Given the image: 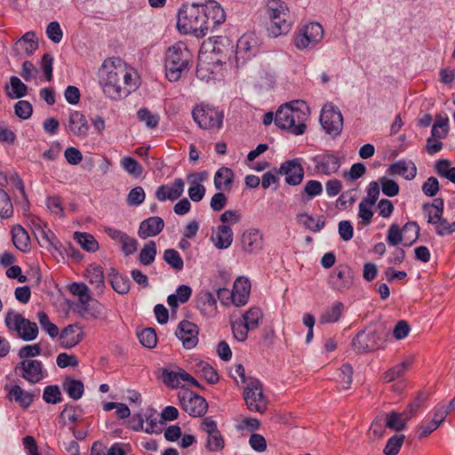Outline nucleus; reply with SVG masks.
Instances as JSON below:
<instances>
[{"mask_svg": "<svg viewBox=\"0 0 455 455\" xmlns=\"http://www.w3.org/2000/svg\"><path fill=\"white\" fill-rule=\"evenodd\" d=\"M308 116V107L303 100H292L281 105L275 115V124L294 135H301L306 131L305 122Z\"/></svg>", "mask_w": 455, "mask_h": 455, "instance_id": "1", "label": "nucleus"}, {"mask_svg": "<svg viewBox=\"0 0 455 455\" xmlns=\"http://www.w3.org/2000/svg\"><path fill=\"white\" fill-rule=\"evenodd\" d=\"M205 17L202 3L183 4L178 12L177 27L184 34L202 38L210 30V21Z\"/></svg>", "mask_w": 455, "mask_h": 455, "instance_id": "2", "label": "nucleus"}, {"mask_svg": "<svg viewBox=\"0 0 455 455\" xmlns=\"http://www.w3.org/2000/svg\"><path fill=\"white\" fill-rule=\"evenodd\" d=\"M99 82L105 96L113 100H121L130 94V90L121 85L116 60H104L99 70Z\"/></svg>", "mask_w": 455, "mask_h": 455, "instance_id": "3", "label": "nucleus"}, {"mask_svg": "<svg viewBox=\"0 0 455 455\" xmlns=\"http://www.w3.org/2000/svg\"><path fill=\"white\" fill-rule=\"evenodd\" d=\"M192 55L182 43L170 46L165 53V76L170 82H176L184 71H188Z\"/></svg>", "mask_w": 455, "mask_h": 455, "instance_id": "4", "label": "nucleus"}, {"mask_svg": "<svg viewBox=\"0 0 455 455\" xmlns=\"http://www.w3.org/2000/svg\"><path fill=\"white\" fill-rule=\"evenodd\" d=\"M267 14L270 20L267 28L268 34L277 37L289 32L291 27L290 11L285 2L282 0H268L267 3Z\"/></svg>", "mask_w": 455, "mask_h": 455, "instance_id": "5", "label": "nucleus"}, {"mask_svg": "<svg viewBox=\"0 0 455 455\" xmlns=\"http://www.w3.org/2000/svg\"><path fill=\"white\" fill-rule=\"evenodd\" d=\"M388 331L383 324H377L359 331L352 340V346L357 353L382 349L385 347Z\"/></svg>", "mask_w": 455, "mask_h": 455, "instance_id": "6", "label": "nucleus"}, {"mask_svg": "<svg viewBox=\"0 0 455 455\" xmlns=\"http://www.w3.org/2000/svg\"><path fill=\"white\" fill-rule=\"evenodd\" d=\"M4 323L9 331H15L24 341L35 340L38 336V326L35 322L25 318L21 314L9 310Z\"/></svg>", "mask_w": 455, "mask_h": 455, "instance_id": "7", "label": "nucleus"}, {"mask_svg": "<svg viewBox=\"0 0 455 455\" xmlns=\"http://www.w3.org/2000/svg\"><path fill=\"white\" fill-rule=\"evenodd\" d=\"M192 116L195 122L203 129H220L224 118L222 111L209 105L196 106L192 111Z\"/></svg>", "mask_w": 455, "mask_h": 455, "instance_id": "8", "label": "nucleus"}, {"mask_svg": "<svg viewBox=\"0 0 455 455\" xmlns=\"http://www.w3.org/2000/svg\"><path fill=\"white\" fill-rule=\"evenodd\" d=\"M323 36V27L317 22H311L301 28L294 38V44L299 50L315 47Z\"/></svg>", "mask_w": 455, "mask_h": 455, "instance_id": "9", "label": "nucleus"}, {"mask_svg": "<svg viewBox=\"0 0 455 455\" xmlns=\"http://www.w3.org/2000/svg\"><path fill=\"white\" fill-rule=\"evenodd\" d=\"M243 398L250 411L263 413L267 410V402L259 380L252 379L248 383L243 391Z\"/></svg>", "mask_w": 455, "mask_h": 455, "instance_id": "10", "label": "nucleus"}, {"mask_svg": "<svg viewBox=\"0 0 455 455\" xmlns=\"http://www.w3.org/2000/svg\"><path fill=\"white\" fill-rule=\"evenodd\" d=\"M320 123L326 133L336 137L343 127V116L337 107L324 106L320 115Z\"/></svg>", "mask_w": 455, "mask_h": 455, "instance_id": "11", "label": "nucleus"}, {"mask_svg": "<svg viewBox=\"0 0 455 455\" xmlns=\"http://www.w3.org/2000/svg\"><path fill=\"white\" fill-rule=\"evenodd\" d=\"M179 400L182 409L192 417L204 416L208 409L206 400L195 393L186 390L179 393Z\"/></svg>", "mask_w": 455, "mask_h": 455, "instance_id": "12", "label": "nucleus"}, {"mask_svg": "<svg viewBox=\"0 0 455 455\" xmlns=\"http://www.w3.org/2000/svg\"><path fill=\"white\" fill-rule=\"evenodd\" d=\"M14 371L30 384L40 382L45 376L43 363L36 359L22 360Z\"/></svg>", "mask_w": 455, "mask_h": 455, "instance_id": "13", "label": "nucleus"}, {"mask_svg": "<svg viewBox=\"0 0 455 455\" xmlns=\"http://www.w3.org/2000/svg\"><path fill=\"white\" fill-rule=\"evenodd\" d=\"M32 230L38 241L41 247L46 248L47 250L54 249L59 253H62L60 248L62 247L61 243L57 239L53 232L47 229L46 224L42 225V221L39 219L32 220Z\"/></svg>", "mask_w": 455, "mask_h": 455, "instance_id": "14", "label": "nucleus"}, {"mask_svg": "<svg viewBox=\"0 0 455 455\" xmlns=\"http://www.w3.org/2000/svg\"><path fill=\"white\" fill-rule=\"evenodd\" d=\"M329 283L333 290L344 292L353 285L354 272L347 265L338 266L330 275Z\"/></svg>", "mask_w": 455, "mask_h": 455, "instance_id": "15", "label": "nucleus"}, {"mask_svg": "<svg viewBox=\"0 0 455 455\" xmlns=\"http://www.w3.org/2000/svg\"><path fill=\"white\" fill-rule=\"evenodd\" d=\"M299 158L288 160L281 164L279 173L285 176V182L290 186H299L303 181L305 171Z\"/></svg>", "mask_w": 455, "mask_h": 455, "instance_id": "16", "label": "nucleus"}, {"mask_svg": "<svg viewBox=\"0 0 455 455\" xmlns=\"http://www.w3.org/2000/svg\"><path fill=\"white\" fill-rule=\"evenodd\" d=\"M198 333L199 329L197 325L188 320L181 321L175 331V335L181 340L186 349H191L197 345Z\"/></svg>", "mask_w": 455, "mask_h": 455, "instance_id": "17", "label": "nucleus"}, {"mask_svg": "<svg viewBox=\"0 0 455 455\" xmlns=\"http://www.w3.org/2000/svg\"><path fill=\"white\" fill-rule=\"evenodd\" d=\"M315 169L317 172L330 176L336 173L340 168V160L335 154L326 153L315 156L313 158Z\"/></svg>", "mask_w": 455, "mask_h": 455, "instance_id": "18", "label": "nucleus"}, {"mask_svg": "<svg viewBox=\"0 0 455 455\" xmlns=\"http://www.w3.org/2000/svg\"><path fill=\"white\" fill-rule=\"evenodd\" d=\"M185 183L181 178H176L172 185H161L156 191V197L158 201H175L184 192Z\"/></svg>", "mask_w": 455, "mask_h": 455, "instance_id": "19", "label": "nucleus"}, {"mask_svg": "<svg viewBox=\"0 0 455 455\" xmlns=\"http://www.w3.org/2000/svg\"><path fill=\"white\" fill-rule=\"evenodd\" d=\"M251 290V283L248 279L238 277L233 285L230 294L232 303L236 307H242L248 301Z\"/></svg>", "mask_w": 455, "mask_h": 455, "instance_id": "20", "label": "nucleus"}, {"mask_svg": "<svg viewBox=\"0 0 455 455\" xmlns=\"http://www.w3.org/2000/svg\"><path fill=\"white\" fill-rule=\"evenodd\" d=\"M242 250L247 253H257L262 248V235L257 228L245 230L241 237Z\"/></svg>", "mask_w": 455, "mask_h": 455, "instance_id": "21", "label": "nucleus"}, {"mask_svg": "<svg viewBox=\"0 0 455 455\" xmlns=\"http://www.w3.org/2000/svg\"><path fill=\"white\" fill-rule=\"evenodd\" d=\"M67 131L76 137L85 138L89 132V125L85 116L79 111H72L68 117Z\"/></svg>", "mask_w": 455, "mask_h": 455, "instance_id": "22", "label": "nucleus"}, {"mask_svg": "<svg viewBox=\"0 0 455 455\" xmlns=\"http://www.w3.org/2000/svg\"><path fill=\"white\" fill-rule=\"evenodd\" d=\"M205 18L210 21V28H213L223 23L226 20V13L219 3L214 0H208L202 3Z\"/></svg>", "mask_w": 455, "mask_h": 455, "instance_id": "23", "label": "nucleus"}, {"mask_svg": "<svg viewBox=\"0 0 455 455\" xmlns=\"http://www.w3.org/2000/svg\"><path fill=\"white\" fill-rule=\"evenodd\" d=\"M234 234L229 225H220L212 231L211 240L220 250L228 249L233 243Z\"/></svg>", "mask_w": 455, "mask_h": 455, "instance_id": "24", "label": "nucleus"}, {"mask_svg": "<svg viewBox=\"0 0 455 455\" xmlns=\"http://www.w3.org/2000/svg\"><path fill=\"white\" fill-rule=\"evenodd\" d=\"M164 228V221L161 217H149L140 223L138 235L142 239L156 236L162 232Z\"/></svg>", "mask_w": 455, "mask_h": 455, "instance_id": "25", "label": "nucleus"}, {"mask_svg": "<svg viewBox=\"0 0 455 455\" xmlns=\"http://www.w3.org/2000/svg\"><path fill=\"white\" fill-rule=\"evenodd\" d=\"M388 172L391 175H400L407 180H411L417 175V167L412 162L400 160L392 164L388 168Z\"/></svg>", "mask_w": 455, "mask_h": 455, "instance_id": "26", "label": "nucleus"}, {"mask_svg": "<svg viewBox=\"0 0 455 455\" xmlns=\"http://www.w3.org/2000/svg\"><path fill=\"white\" fill-rule=\"evenodd\" d=\"M5 390H8V398H12L17 402L20 407H29L34 400L35 395L32 392L25 391L19 385H14L9 388L8 385L4 387Z\"/></svg>", "mask_w": 455, "mask_h": 455, "instance_id": "27", "label": "nucleus"}, {"mask_svg": "<svg viewBox=\"0 0 455 455\" xmlns=\"http://www.w3.org/2000/svg\"><path fill=\"white\" fill-rule=\"evenodd\" d=\"M196 307L204 315L213 316L217 311V301L213 294L210 291L200 292L196 300Z\"/></svg>", "mask_w": 455, "mask_h": 455, "instance_id": "28", "label": "nucleus"}, {"mask_svg": "<svg viewBox=\"0 0 455 455\" xmlns=\"http://www.w3.org/2000/svg\"><path fill=\"white\" fill-rule=\"evenodd\" d=\"M253 54L252 45L251 44V36L243 35L238 39L236 44L235 55L236 65H239L240 60H242V63H244L247 60L251 59Z\"/></svg>", "mask_w": 455, "mask_h": 455, "instance_id": "29", "label": "nucleus"}, {"mask_svg": "<svg viewBox=\"0 0 455 455\" xmlns=\"http://www.w3.org/2000/svg\"><path fill=\"white\" fill-rule=\"evenodd\" d=\"M109 283L112 288L119 294H126L130 291L131 282L127 276H124L116 269L111 268L108 274Z\"/></svg>", "mask_w": 455, "mask_h": 455, "instance_id": "30", "label": "nucleus"}, {"mask_svg": "<svg viewBox=\"0 0 455 455\" xmlns=\"http://www.w3.org/2000/svg\"><path fill=\"white\" fill-rule=\"evenodd\" d=\"M12 237L14 246L22 252L30 250V238L28 232L20 225L12 229Z\"/></svg>", "mask_w": 455, "mask_h": 455, "instance_id": "31", "label": "nucleus"}, {"mask_svg": "<svg viewBox=\"0 0 455 455\" xmlns=\"http://www.w3.org/2000/svg\"><path fill=\"white\" fill-rule=\"evenodd\" d=\"M76 326L69 324L65 327L60 335V339L61 340L60 345L64 348H72L76 345H77L82 339V333H76Z\"/></svg>", "mask_w": 455, "mask_h": 455, "instance_id": "32", "label": "nucleus"}, {"mask_svg": "<svg viewBox=\"0 0 455 455\" xmlns=\"http://www.w3.org/2000/svg\"><path fill=\"white\" fill-rule=\"evenodd\" d=\"M86 277L91 284L95 285L98 293H101L104 290V275L103 268L96 264L90 265L86 269Z\"/></svg>", "mask_w": 455, "mask_h": 455, "instance_id": "33", "label": "nucleus"}, {"mask_svg": "<svg viewBox=\"0 0 455 455\" xmlns=\"http://www.w3.org/2000/svg\"><path fill=\"white\" fill-rule=\"evenodd\" d=\"M234 180V172L228 167L220 168L214 175V186L216 189H230Z\"/></svg>", "mask_w": 455, "mask_h": 455, "instance_id": "34", "label": "nucleus"}, {"mask_svg": "<svg viewBox=\"0 0 455 455\" xmlns=\"http://www.w3.org/2000/svg\"><path fill=\"white\" fill-rule=\"evenodd\" d=\"M4 90L10 99H20L28 92V86L18 77H10V85L5 84Z\"/></svg>", "mask_w": 455, "mask_h": 455, "instance_id": "35", "label": "nucleus"}, {"mask_svg": "<svg viewBox=\"0 0 455 455\" xmlns=\"http://www.w3.org/2000/svg\"><path fill=\"white\" fill-rule=\"evenodd\" d=\"M343 310L344 304L340 301H335L322 313L319 322L323 324L337 323L340 319Z\"/></svg>", "mask_w": 455, "mask_h": 455, "instance_id": "36", "label": "nucleus"}, {"mask_svg": "<svg viewBox=\"0 0 455 455\" xmlns=\"http://www.w3.org/2000/svg\"><path fill=\"white\" fill-rule=\"evenodd\" d=\"M412 363L411 358H407L402 363L396 364L395 366L390 368L387 371L383 373V380L387 383L392 382L395 379H400L403 376L405 371L411 367Z\"/></svg>", "mask_w": 455, "mask_h": 455, "instance_id": "37", "label": "nucleus"}, {"mask_svg": "<svg viewBox=\"0 0 455 455\" xmlns=\"http://www.w3.org/2000/svg\"><path fill=\"white\" fill-rule=\"evenodd\" d=\"M62 387L73 400L80 399L84 391V383L81 380L74 379L71 377L65 378L62 383Z\"/></svg>", "mask_w": 455, "mask_h": 455, "instance_id": "38", "label": "nucleus"}, {"mask_svg": "<svg viewBox=\"0 0 455 455\" xmlns=\"http://www.w3.org/2000/svg\"><path fill=\"white\" fill-rule=\"evenodd\" d=\"M323 193V185L320 181L315 180H307L300 193V201L307 203L314 197L320 196Z\"/></svg>", "mask_w": 455, "mask_h": 455, "instance_id": "39", "label": "nucleus"}, {"mask_svg": "<svg viewBox=\"0 0 455 455\" xmlns=\"http://www.w3.org/2000/svg\"><path fill=\"white\" fill-rule=\"evenodd\" d=\"M16 46H24L26 55H32L38 48V41L34 31L25 33L15 44Z\"/></svg>", "mask_w": 455, "mask_h": 455, "instance_id": "40", "label": "nucleus"}, {"mask_svg": "<svg viewBox=\"0 0 455 455\" xmlns=\"http://www.w3.org/2000/svg\"><path fill=\"white\" fill-rule=\"evenodd\" d=\"M74 239L81 245L84 250L89 252H95L99 249V243L97 240L91 234L75 232Z\"/></svg>", "mask_w": 455, "mask_h": 455, "instance_id": "41", "label": "nucleus"}, {"mask_svg": "<svg viewBox=\"0 0 455 455\" xmlns=\"http://www.w3.org/2000/svg\"><path fill=\"white\" fill-rule=\"evenodd\" d=\"M117 62V71L119 73L121 85L124 84V87H126L130 90V93L132 91H134L137 88L136 79L133 77V75L126 70V68L122 65V60L120 59H116Z\"/></svg>", "mask_w": 455, "mask_h": 455, "instance_id": "42", "label": "nucleus"}, {"mask_svg": "<svg viewBox=\"0 0 455 455\" xmlns=\"http://www.w3.org/2000/svg\"><path fill=\"white\" fill-rule=\"evenodd\" d=\"M137 117L141 123H144L145 125L150 129L156 128L160 120L158 114L153 113L146 108H140L137 111Z\"/></svg>", "mask_w": 455, "mask_h": 455, "instance_id": "43", "label": "nucleus"}, {"mask_svg": "<svg viewBox=\"0 0 455 455\" xmlns=\"http://www.w3.org/2000/svg\"><path fill=\"white\" fill-rule=\"evenodd\" d=\"M156 256V244L154 241H149L141 249L139 259L142 265L148 266L155 260Z\"/></svg>", "mask_w": 455, "mask_h": 455, "instance_id": "44", "label": "nucleus"}, {"mask_svg": "<svg viewBox=\"0 0 455 455\" xmlns=\"http://www.w3.org/2000/svg\"><path fill=\"white\" fill-rule=\"evenodd\" d=\"M164 260L174 270L180 271L184 267V261L178 251L167 249L164 252Z\"/></svg>", "mask_w": 455, "mask_h": 455, "instance_id": "45", "label": "nucleus"}, {"mask_svg": "<svg viewBox=\"0 0 455 455\" xmlns=\"http://www.w3.org/2000/svg\"><path fill=\"white\" fill-rule=\"evenodd\" d=\"M405 440V435L403 434H396L387 440V443L383 450L385 455H397Z\"/></svg>", "mask_w": 455, "mask_h": 455, "instance_id": "46", "label": "nucleus"}, {"mask_svg": "<svg viewBox=\"0 0 455 455\" xmlns=\"http://www.w3.org/2000/svg\"><path fill=\"white\" fill-rule=\"evenodd\" d=\"M261 317V310L259 307H251L243 315L242 321L246 324L247 328L253 331L258 328L259 321Z\"/></svg>", "mask_w": 455, "mask_h": 455, "instance_id": "47", "label": "nucleus"}, {"mask_svg": "<svg viewBox=\"0 0 455 455\" xmlns=\"http://www.w3.org/2000/svg\"><path fill=\"white\" fill-rule=\"evenodd\" d=\"M225 447V440L220 431L209 434L207 436L205 448L209 451L216 452L223 450Z\"/></svg>", "mask_w": 455, "mask_h": 455, "instance_id": "48", "label": "nucleus"}, {"mask_svg": "<svg viewBox=\"0 0 455 455\" xmlns=\"http://www.w3.org/2000/svg\"><path fill=\"white\" fill-rule=\"evenodd\" d=\"M37 320L42 329L46 331L51 338H55L59 334V328L50 321L48 315L44 311H39L36 315Z\"/></svg>", "mask_w": 455, "mask_h": 455, "instance_id": "49", "label": "nucleus"}, {"mask_svg": "<svg viewBox=\"0 0 455 455\" xmlns=\"http://www.w3.org/2000/svg\"><path fill=\"white\" fill-rule=\"evenodd\" d=\"M13 215V205L8 194L0 188V217L9 219Z\"/></svg>", "mask_w": 455, "mask_h": 455, "instance_id": "50", "label": "nucleus"}, {"mask_svg": "<svg viewBox=\"0 0 455 455\" xmlns=\"http://www.w3.org/2000/svg\"><path fill=\"white\" fill-rule=\"evenodd\" d=\"M386 427L390 428L394 431H402L405 428L406 425L402 420L399 412L392 411L385 415Z\"/></svg>", "mask_w": 455, "mask_h": 455, "instance_id": "51", "label": "nucleus"}, {"mask_svg": "<svg viewBox=\"0 0 455 455\" xmlns=\"http://www.w3.org/2000/svg\"><path fill=\"white\" fill-rule=\"evenodd\" d=\"M138 339L142 346L153 348L157 342L156 333L152 328H146L138 333Z\"/></svg>", "mask_w": 455, "mask_h": 455, "instance_id": "52", "label": "nucleus"}, {"mask_svg": "<svg viewBox=\"0 0 455 455\" xmlns=\"http://www.w3.org/2000/svg\"><path fill=\"white\" fill-rule=\"evenodd\" d=\"M379 182L381 185V190L385 196L393 197L399 194V185L394 180L388 179L387 177H381L379 179Z\"/></svg>", "mask_w": 455, "mask_h": 455, "instance_id": "53", "label": "nucleus"}, {"mask_svg": "<svg viewBox=\"0 0 455 455\" xmlns=\"http://www.w3.org/2000/svg\"><path fill=\"white\" fill-rule=\"evenodd\" d=\"M43 399L47 403L56 404L62 401L60 387L57 385H50L44 387Z\"/></svg>", "mask_w": 455, "mask_h": 455, "instance_id": "54", "label": "nucleus"}, {"mask_svg": "<svg viewBox=\"0 0 455 455\" xmlns=\"http://www.w3.org/2000/svg\"><path fill=\"white\" fill-rule=\"evenodd\" d=\"M231 329L234 338L240 342L245 341L248 337V331H251V329L247 328L246 324L242 321V319L231 322Z\"/></svg>", "mask_w": 455, "mask_h": 455, "instance_id": "55", "label": "nucleus"}, {"mask_svg": "<svg viewBox=\"0 0 455 455\" xmlns=\"http://www.w3.org/2000/svg\"><path fill=\"white\" fill-rule=\"evenodd\" d=\"M121 165L129 174H132L135 177H139L142 174V166L131 156H124L122 158Z\"/></svg>", "mask_w": 455, "mask_h": 455, "instance_id": "56", "label": "nucleus"}, {"mask_svg": "<svg viewBox=\"0 0 455 455\" xmlns=\"http://www.w3.org/2000/svg\"><path fill=\"white\" fill-rule=\"evenodd\" d=\"M163 382L171 388H178L180 387V368L178 371H171L163 369L162 371Z\"/></svg>", "mask_w": 455, "mask_h": 455, "instance_id": "57", "label": "nucleus"}, {"mask_svg": "<svg viewBox=\"0 0 455 455\" xmlns=\"http://www.w3.org/2000/svg\"><path fill=\"white\" fill-rule=\"evenodd\" d=\"M427 223L434 225L435 233L439 236H445L448 235V234H443L442 232H446V228L450 225L447 219L443 218V215H440V218H434L432 216V211L428 212L427 216Z\"/></svg>", "mask_w": 455, "mask_h": 455, "instance_id": "58", "label": "nucleus"}, {"mask_svg": "<svg viewBox=\"0 0 455 455\" xmlns=\"http://www.w3.org/2000/svg\"><path fill=\"white\" fill-rule=\"evenodd\" d=\"M386 241L391 246H396L403 241V230L398 224L394 223L389 227Z\"/></svg>", "mask_w": 455, "mask_h": 455, "instance_id": "59", "label": "nucleus"}, {"mask_svg": "<svg viewBox=\"0 0 455 455\" xmlns=\"http://www.w3.org/2000/svg\"><path fill=\"white\" fill-rule=\"evenodd\" d=\"M15 115L23 120L28 119L33 112L32 105L27 100H19L14 106Z\"/></svg>", "mask_w": 455, "mask_h": 455, "instance_id": "60", "label": "nucleus"}, {"mask_svg": "<svg viewBox=\"0 0 455 455\" xmlns=\"http://www.w3.org/2000/svg\"><path fill=\"white\" fill-rule=\"evenodd\" d=\"M373 204H368L366 201H361L359 204L358 217L362 219L363 226H369L371 222L373 212L371 207Z\"/></svg>", "mask_w": 455, "mask_h": 455, "instance_id": "61", "label": "nucleus"}, {"mask_svg": "<svg viewBox=\"0 0 455 455\" xmlns=\"http://www.w3.org/2000/svg\"><path fill=\"white\" fill-rule=\"evenodd\" d=\"M42 348L39 344L26 345L22 347L18 353V355L22 360H28L40 355Z\"/></svg>", "mask_w": 455, "mask_h": 455, "instance_id": "62", "label": "nucleus"}, {"mask_svg": "<svg viewBox=\"0 0 455 455\" xmlns=\"http://www.w3.org/2000/svg\"><path fill=\"white\" fill-rule=\"evenodd\" d=\"M46 35L55 44H59L63 37V32L58 21H52L47 25Z\"/></svg>", "mask_w": 455, "mask_h": 455, "instance_id": "63", "label": "nucleus"}, {"mask_svg": "<svg viewBox=\"0 0 455 455\" xmlns=\"http://www.w3.org/2000/svg\"><path fill=\"white\" fill-rule=\"evenodd\" d=\"M199 367V371L208 383L216 384L219 381V374L209 363L202 362Z\"/></svg>", "mask_w": 455, "mask_h": 455, "instance_id": "64", "label": "nucleus"}]
</instances>
